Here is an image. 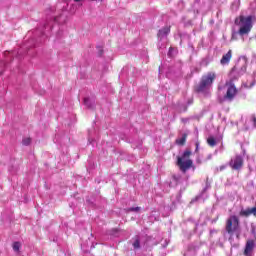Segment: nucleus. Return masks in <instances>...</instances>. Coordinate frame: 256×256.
Masks as SVG:
<instances>
[{
    "mask_svg": "<svg viewBox=\"0 0 256 256\" xmlns=\"http://www.w3.org/2000/svg\"><path fill=\"white\" fill-rule=\"evenodd\" d=\"M240 217H249L251 215V208L248 209H242L239 213Z\"/></svg>",
    "mask_w": 256,
    "mask_h": 256,
    "instance_id": "10",
    "label": "nucleus"
},
{
    "mask_svg": "<svg viewBox=\"0 0 256 256\" xmlns=\"http://www.w3.org/2000/svg\"><path fill=\"white\" fill-rule=\"evenodd\" d=\"M244 72H245V68H242V69H241V73H240L237 77H241V75H243Z\"/></svg>",
    "mask_w": 256,
    "mask_h": 256,
    "instance_id": "22",
    "label": "nucleus"
},
{
    "mask_svg": "<svg viewBox=\"0 0 256 256\" xmlns=\"http://www.w3.org/2000/svg\"><path fill=\"white\" fill-rule=\"evenodd\" d=\"M251 210V215H254L256 217V207L250 208Z\"/></svg>",
    "mask_w": 256,
    "mask_h": 256,
    "instance_id": "19",
    "label": "nucleus"
},
{
    "mask_svg": "<svg viewBox=\"0 0 256 256\" xmlns=\"http://www.w3.org/2000/svg\"><path fill=\"white\" fill-rule=\"evenodd\" d=\"M253 85H255V83H252L250 86H248L249 88L253 87Z\"/></svg>",
    "mask_w": 256,
    "mask_h": 256,
    "instance_id": "23",
    "label": "nucleus"
},
{
    "mask_svg": "<svg viewBox=\"0 0 256 256\" xmlns=\"http://www.w3.org/2000/svg\"><path fill=\"white\" fill-rule=\"evenodd\" d=\"M22 145H31V138L26 137L22 140Z\"/></svg>",
    "mask_w": 256,
    "mask_h": 256,
    "instance_id": "16",
    "label": "nucleus"
},
{
    "mask_svg": "<svg viewBox=\"0 0 256 256\" xmlns=\"http://www.w3.org/2000/svg\"><path fill=\"white\" fill-rule=\"evenodd\" d=\"M235 25L238 27V31L232 33V39H237V35L245 37L248 33H251L253 29V17L252 16H239L235 19Z\"/></svg>",
    "mask_w": 256,
    "mask_h": 256,
    "instance_id": "1",
    "label": "nucleus"
},
{
    "mask_svg": "<svg viewBox=\"0 0 256 256\" xmlns=\"http://www.w3.org/2000/svg\"><path fill=\"white\" fill-rule=\"evenodd\" d=\"M84 105H86V107H91V104H89V98L84 99Z\"/></svg>",
    "mask_w": 256,
    "mask_h": 256,
    "instance_id": "17",
    "label": "nucleus"
},
{
    "mask_svg": "<svg viewBox=\"0 0 256 256\" xmlns=\"http://www.w3.org/2000/svg\"><path fill=\"white\" fill-rule=\"evenodd\" d=\"M55 21L58 22L59 20L57 18H55Z\"/></svg>",
    "mask_w": 256,
    "mask_h": 256,
    "instance_id": "25",
    "label": "nucleus"
},
{
    "mask_svg": "<svg viewBox=\"0 0 256 256\" xmlns=\"http://www.w3.org/2000/svg\"><path fill=\"white\" fill-rule=\"evenodd\" d=\"M189 157H191V151L186 150L182 156L177 158V165L183 173L193 167V160H190Z\"/></svg>",
    "mask_w": 256,
    "mask_h": 256,
    "instance_id": "2",
    "label": "nucleus"
},
{
    "mask_svg": "<svg viewBox=\"0 0 256 256\" xmlns=\"http://www.w3.org/2000/svg\"><path fill=\"white\" fill-rule=\"evenodd\" d=\"M226 231L227 233H235L239 231V218L235 215L230 216L226 221Z\"/></svg>",
    "mask_w": 256,
    "mask_h": 256,
    "instance_id": "4",
    "label": "nucleus"
},
{
    "mask_svg": "<svg viewBox=\"0 0 256 256\" xmlns=\"http://www.w3.org/2000/svg\"><path fill=\"white\" fill-rule=\"evenodd\" d=\"M173 51H174L173 48L169 49V52H168L169 57H173Z\"/></svg>",
    "mask_w": 256,
    "mask_h": 256,
    "instance_id": "20",
    "label": "nucleus"
},
{
    "mask_svg": "<svg viewBox=\"0 0 256 256\" xmlns=\"http://www.w3.org/2000/svg\"><path fill=\"white\" fill-rule=\"evenodd\" d=\"M256 247L255 240H247L246 246L244 249V255L245 256H253V250Z\"/></svg>",
    "mask_w": 256,
    "mask_h": 256,
    "instance_id": "7",
    "label": "nucleus"
},
{
    "mask_svg": "<svg viewBox=\"0 0 256 256\" xmlns=\"http://www.w3.org/2000/svg\"><path fill=\"white\" fill-rule=\"evenodd\" d=\"M171 32V28L169 27H164L158 32V38L159 39H164V37Z\"/></svg>",
    "mask_w": 256,
    "mask_h": 256,
    "instance_id": "9",
    "label": "nucleus"
},
{
    "mask_svg": "<svg viewBox=\"0 0 256 256\" xmlns=\"http://www.w3.org/2000/svg\"><path fill=\"white\" fill-rule=\"evenodd\" d=\"M133 247L134 249H139L141 247L140 242H139V237H136L134 242H133Z\"/></svg>",
    "mask_w": 256,
    "mask_h": 256,
    "instance_id": "14",
    "label": "nucleus"
},
{
    "mask_svg": "<svg viewBox=\"0 0 256 256\" xmlns=\"http://www.w3.org/2000/svg\"><path fill=\"white\" fill-rule=\"evenodd\" d=\"M12 247H13V251H15L16 253H19V249H21V243L14 242Z\"/></svg>",
    "mask_w": 256,
    "mask_h": 256,
    "instance_id": "12",
    "label": "nucleus"
},
{
    "mask_svg": "<svg viewBox=\"0 0 256 256\" xmlns=\"http://www.w3.org/2000/svg\"><path fill=\"white\" fill-rule=\"evenodd\" d=\"M75 1V3H79V1H81V0H74Z\"/></svg>",
    "mask_w": 256,
    "mask_h": 256,
    "instance_id": "24",
    "label": "nucleus"
},
{
    "mask_svg": "<svg viewBox=\"0 0 256 256\" xmlns=\"http://www.w3.org/2000/svg\"><path fill=\"white\" fill-rule=\"evenodd\" d=\"M236 75H237V68L234 67V68L232 69V71L230 72V77H231V79H237Z\"/></svg>",
    "mask_w": 256,
    "mask_h": 256,
    "instance_id": "15",
    "label": "nucleus"
},
{
    "mask_svg": "<svg viewBox=\"0 0 256 256\" xmlns=\"http://www.w3.org/2000/svg\"><path fill=\"white\" fill-rule=\"evenodd\" d=\"M230 167H232V169H241V167H243V157L237 155L232 158L230 161Z\"/></svg>",
    "mask_w": 256,
    "mask_h": 256,
    "instance_id": "6",
    "label": "nucleus"
},
{
    "mask_svg": "<svg viewBox=\"0 0 256 256\" xmlns=\"http://www.w3.org/2000/svg\"><path fill=\"white\" fill-rule=\"evenodd\" d=\"M226 87H227V92H226V95H225V99L227 101H233V99H235V95H237V88L231 82L227 83Z\"/></svg>",
    "mask_w": 256,
    "mask_h": 256,
    "instance_id": "5",
    "label": "nucleus"
},
{
    "mask_svg": "<svg viewBox=\"0 0 256 256\" xmlns=\"http://www.w3.org/2000/svg\"><path fill=\"white\" fill-rule=\"evenodd\" d=\"M232 52L229 50L225 55L222 56L220 60L221 65H229V61H231Z\"/></svg>",
    "mask_w": 256,
    "mask_h": 256,
    "instance_id": "8",
    "label": "nucleus"
},
{
    "mask_svg": "<svg viewBox=\"0 0 256 256\" xmlns=\"http://www.w3.org/2000/svg\"><path fill=\"white\" fill-rule=\"evenodd\" d=\"M216 77L217 75L214 72H208L206 75L202 76V79L197 89L198 92L204 93V91H207V89H209L211 85H213Z\"/></svg>",
    "mask_w": 256,
    "mask_h": 256,
    "instance_id": "3",
    "label": "nucleus"
},
{
    "mask_svg": "<svg viewBox=\"0 0 256 256\" xmlns=\"http://www.w3.org/2000/svg\"><path fill=\"white\" fill-rule=\"evenodd\" d=\"M129 211H141V207H132V208H129Z\"/></svg>",
    "mask_w": 256,
    "mask_h": 256,
    "instance_id": "18",
    "label": "nucleus"
},
{
    "mask_svg": "<svg viewBox=\"0 0 256 256\" xmlns=\"http://www.w3.org/2000/svg\"><path fill=\"white\" fill-rule=\"evenodd\" d=\"M186 136H182L176 140L177 145H185Z\"/></svg>",
    "mask_w": 256,
    "mask_h": 256,
    "instance_id": "13",
    "label": "nucleus"
},
{
    "mask_svg": "<svg viewBox=\"0 0 256 256\" xmlns=\"http://www.w3.org/2000/svg\"><path fill=\"white\" fill-rule=\"evenodd\" d=\"M252 121H253L254 127H256V117H255V115L252 116Z\"/></svg>",
    "mask_w": 256,
    "mask_h": 256,
    "instance_id": "21",
    "label": "nucleus"
},
{
    "mask_svg": "<svg viewBox=\"0 0 256 256\" xmlns=\"http://www.w3.org/2000/svg\"><path fill=\"white\" fill-rule=\"evenodd\" d=\"M207 143L210 147H215L217 145V141L215 140V137H213V136L208 137Z\"/></svg>",
    "mask_w": 256,
    "mask_h": 256,
    "instance_id": "11",
    "label": "nucleus"
}]
</instances>
